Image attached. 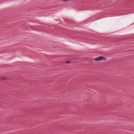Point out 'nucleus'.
I'll return each mask as SVG.
<instances>
[{
	"label": "nucleus",
	"instance_id": "obj_2",
	"mask_svg": "<svg viewBox=\"0 0 134 134\" xmlns=\"http://www.w3.org/2000/svg\"><path fill=\"white\" fill-rule=\"evenodd\" d=\"M69 1V0H63V1L64 2H67L68 1Z\"/></svg>",
	"mask_w": 134,
	"mask_h": 134
},
{
	"label": "nucleus",
	"instance_id": "obj_1",
	"mask_svg": "<svg viewBox=\"0 0 134 134\" xmlns=\"http://www.w3.org/2000/svg\"><path fill=\"white\" fill-rule=\"evenodd\" d=\"M104 58L102 56H100L97 57L94 59V60L96 61H99L103 59Z\"/></svg>",
	"mask_w": 134,
	"mask_h": 134
},
{
	"label": "nucleus",
	"instance_id": "obj_3",
	"mask_svg": "<svg viewBox=\"0 0 134 134\" xmlns=\"http://www.w3.org/2000/svg\"><path fill=\"white\" fill-rule=\"evenodd\" d=\"M3 79H4V78L3 77H0V80H2Z\"/></svg>",
	"mask_w": 134,
	"mask_h": 134
},
{
	"label": "nucleus",
	"instance_id": "obj_4",
	"mask_svg": "<svg viewBox=\"0 0 134 134\" xmlns=\"http://www.w3.org/2000/svg\"><path fill=\"white\" fill-rule=\"evenodd\" d=\"M69 61H67V62H67V63H69Z\"/></svg>",
	"mask_w": 134,
	"mask_h": 134
}]
</instances>
